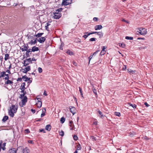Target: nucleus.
Returning a JSON list of instances; mask_svg holds the SVG:
<instances>
[{
    "instance_id": "obj_1",
    "label": "nucleus",
    "mask_w": 153,
    "mask_h": 153,
    "mask_svg": "<svg viewBox=\"0 0 153 153\" xmlns=\"http://www.w3.org/2000/svg\"><path fill=\"white\" fill-rule=\"evenodd\" d=\"M18 107V105H12L9 107V109L8 114L11 117H13L14 116V113H15L17 110Z\"/></svg>"
},
{
    "instance_id": "obj_2",
    "label": "nucleus",
    "mask_w": 153,
    "mask_h": 153,
    "mask_svg": "<svg viewBox=\"0 0 153 153\" xmlns=\"http://www.w3.org/2000/svg\"><path fill=\"white\" fill-rule=\"evenodd\" d=\"M25 94H22L21 97L22 99V102L20 103V105L21 107H23L25 105L27 101V98L26 96H25Z\"/></svg>"
},
{
    "instance_id": "obj_3",
    "label": "nucleus",
    "mask_w": 153,
    "mask_h": 153,
    "mask_svg": "<svg viewBox=\"0 0 153 153\" xmlns=\"http://www.w3.org/2000/svg\"><path fill=\"white\" fill-rule=\"evenodd\" d=\"M60 10H56V12L53 13L54 15L53 16V17L55 19H59L61 17V14L59 12Z\"/></svg>"
},
{
    "instance_id": "obj_4",
    "label": "nucleus",
    "mask_w": 153,
    "mask_h": 153,
    "mask_svg": "<svg viewBox=\"0 0 153 153\" xmlns=\"http://www.w3.org/2000/svg\"><path fill=\"white\" fill-rule=\"evenodd\" d=\"M140 34L142 35H145L146 34V29L145 28H140L138 29V31Z\"/></svg>"
},
{
    "instance_id": "obj_5",
    "label": "nucleus",
    "mask_w": 153,
    "mask_h": 153,
    "mask_svg": "<svg viewBox=\"0 0 153 153\" xmlns=\"http://www.w3.org/2000/svg\"><path fill=\"white\" fill-rule=\"evenodd\" d=\"M72 0H63L62 5H67L71 3Z\"/></svg>"
},
{
    "instance_id": "obj_6",
    "label": "nucleus",
    "mask_w": 153,
    "mask_h": 153,
    "mask_svg": "<svg viewBox=\"0 0 153 153\" xmlns=\"http://www.w3.org/2000/svg\"><path fill=\"white\" fill-rule=\"evenodd\" d=\"M30 69V66H27L25 68H22V71L24 73H26L27 71H29Z\"/></svg>"
},
{
    "instance_id": "obj_7",
    "label": "nucleus",
    "mask_w": 153,
    "mask_h": 153,
    "mask_svg": "<svg viewBox=\"0 0 153 153\" xmlns=\"http://www.w3.org/2000/svg\"><path fill=\"white\" fill-rule=\"evenodd\" d=\"M69 108L70 112L73 114V115L75 114L76 108L75 107L71 106L69 107Z\"/></svg>"
},
{
    "instance_id": "obj_8",
    "label": "nucleus",
    "mask_w": 153,
    "mask_h": 153,
    "mask_svg": "<svg viewBox=\"0 0 153 153\" xmlns=\"http://www.w3.org/2000/svg\"><path fill=\"white\" fill-rule=\"evenodd\" d=\"M17 153H24L23 148L22 146L18 147L16 150Z\"/></svg>"
},
{
    "instance_id": "obj_9",
    "label": "nucleus",
    "mask_w": 153,
    "mask_h": 153,
    "mask_svg": "<svg viewBox=\"0 0 153 153\" xmlns=\"http://www.w3.org/2000/svg\"><path fill=\"white\" fill-rule=\"evenodd\" d=\"M22 79L25 81H29V83H30L32 82V81L30 80V78H28L26 76H23L22 77Z\"/></svg>"
},
{
    "instance_id": "obj_10",
    "label": "nucleus",
    "mask_w": 153,
    "mask_h": 153,
    "mask_svg": "<svg viewBox=\"0 0 153 153\" xmlns=\"http://www.w3.org/2000/svg\"><path fill=\"white\" fill-rule=\"evenodd\" d=\"M45 37H42L41 38H39L38 40L40 43H42L45 41Z\"/></svg>"
},
{
    "instance_id": "obj_11",
    "label": "nucleus",
    "mask_w": 153,
    "mask_h": 153,
    "mask_svg": "<svg viewBox=\"0 0 153 153\" xmlns=\"http://www.w3.org/2000/svg\"><path fill=\"white\" fill-rule=\"evenodd\" d=\"M26 51V55L27 56H29V54H31V52H33L32 49H28Z\"/></svg>"
},
{
    "instance_id": "obj_12",
    "label": "nucleus",
    "mask_w": 153,
    "mask_h": 153,
    "mask_svg": "<svg viewBox=\"0 0 153 153\" xmlns=\"http://www.w3.org/2000/svg\"><path fill=\"white\" fill-rule=\"evenodd\" d=\"M102 27L101 25H99L95 26L94 28L96 30H100L102 28Z\"/></svg>"
},
{
    "instance_id": "obj_13",
    "label": "nucleus",
    "mask_w": 153,
    "mask_h": 153,
    "mask_svg": "<svg viewBox=\"0 0 153 153\" xmlns=\"http://www.w3.org/2000/svg\"><path fill=\"white\" fill-rule=\"evenodd\" d=\"M36 105L38 107H41L42 105V102L38 100L36 104Z\"/></svg>"
},
{
    "instance_id": "obj_14",
    "label": "nucleus",
    "mask_w": 153,
    "mask_h": 153,
    "mask_svg": "<svg viewBox=\"0 0 153 153\" xmlns=\"http://www.w3.org/2000/svg\"><path fill=\"white\" fill-rule=\"evenodd\" d=\"M9 152L10 153H16V150L14 148H12L9 150Z\"/></svg>"
},
{
    "instance_id": "obj_15",
    "label": "nucleus",
    "mask_w": 153,
    "mask_h": 153,
    "mask_svg": "<svg viewBox=\"0 0 153 153\" xmlns=\"http://www.w3.org/2000/svg\"><path fill=\"white\" fill-rule=\"evenodd\" d=\"M85 33L86 34H85L83 36V37L85 38V39H86L88 36L91 34V33H88V32H86Z\"/></svg>"
},
{
    "instance_id": "obj_16",
    "label": "nucleus",
    "mask_w": 153,
    "mask_h": 153,
    "mask_svg": "<svg viewBox=\"0 0 153 153\" xmlns=\"http://www.w3.org/2000/svg\"><path fill=\"white\" fill-rule=\"evenodd\" d=\"M36 42V39H35L34 40H31L30 42H29V44L31 45H34Z\"/></svg>"
},
{
    "instance_id": "obj_17",
    "label": "nucleus",
    "mask_w": 153,
    "mask_h": 153,
    "mask_svg": "<svg viewBox=\"0 0 153 153\" xmlns=\"http://www.w3.org/2000/svg\"><path fill=\"white\" fill-rule=\"evenodd\" d=\"M24 153H28L30 152L29 149L26 147L25 149L23 148Z\"/></svg>"
},
{
    "instance_id": "obj_18",
    "label": "nucleus",
    "mask_w": 153,
    "mask_h": 153,
    "mask_svg": "<svg viewBox=\"0 0 153 153\" xmlns=\"http://www.w3.org/2000/svg\"><path fill=\"white\" fill-rule=\"evenodd\" d=\"M32 50L33 52H35L38 51L39 50V48L38 47L34 46L32 48Z\"/></svg>"
},
{
    "instance_id": "obj_19",
    "label": "nucleus",
    "mask_w": 153,
    "mask_h": 153,
    "mask_svg": "<svg viewBox=\"0 0 153 153\" xmlns=\"http://www.w3.org/2000/svg\"><path fill=\"white\" fill-rule=\"evenodd\" d=\"M51 128V126L50 125H47L45 127V129L48 131H50Z\"/></svg>"
},
{
    "instance_id": "obj_20",
    "label": "nucleus",
    "mask_w": 153,
    "mask_h": 153,
    "mask_svg": "<svg viewBox=\"0 0 153 153\" xmlns=\"http://www.w3.org/2000/svg\"><path fill=\"white\" fill-rule=\"evenodd\" d=\"M5 72H1L0 74V78H1L2 77H4L5 76Z\"/></svg>"
},
{
    "instance_id": "obj_21",
    "label": "nucleus",
    "mask_w": 153,
    "mask_h": 153,
    "mask_svg": "<svg viewBox=\"0 0 153 153\" xmlns=\"http://www.w3.org/2000/svg\"><path fill=\"white\" fill-rule=\"evenodd\" d=\"M46 111V109L45 108H44V110H42V113L41 114V117H42L44 116L45 115V112Z\"/></svg>"
},
{
    "instance_id": "obj_22",
    "label": "nucleus",
    "mask_w": 153,
    "mask_h": 153,
    "mask_svg": "<svg viewBox=\"0 0 153 153\" xmlns=\"http://www.w3.org/2000/svg\"><path fill=\"white\" fill-rule=\"evenodd\" d=\"M8 118V117L7 116H5L3 118L2 120V121L3 122H5L7 120Z\"/></svg>"
},
{
    "instance_id": "obj_23",
    "label": "nucleus",
    "mask_w": 153,
    "mask_h": 153,
    "mask_svg": "<svg viewBox=\"0 0 153 153\" xmlns=\"http://www.w3.org/2000/svg\"><path fill=\"white\" fill-rule=\"evenodd\" d=\"M6 143H4L1 146V148L3 150H4L5 149V146H6Z\"/></svg>"
},
{
    "instance_id": "obj_24",
    "label": "nucleus",
    "mask_w": 153,
    "mask_h": 153,
    "mask_svg": "<svg viewBox=\"0 0 153 153\" xmlns=\"http://www.w3.org/2000/svg\"><path fill=\"white\" fill-rule=\"evenodd\" d=\"M25 88V86H24V85H22L21 86V90H22V91L21 92H23V94H25L26 93V92H25V93H24V88Z\"/></svg>"
},
{
    "instance_id": "obj_25",
    "label": "nucleus",
    "mask_w": 153,
    "mask_h": 153,
    "mask_svg": "<svg viewBox=\"0 0 153 153\" xmlns=\"http://www.w3.org/2000/svg\"><path fill=\"white\" fill-rule=\"evenodd\" d=\"M43 34V33H38L35 35V36L36 37H39L41 36Z\"/></svg>"
},
{
    "instance_id": "obj_26",
    "label": "nucleus",
    "mask_w": 153,
    "mask_h": 153,
    "mask_svg": "<svg viewBox=\"0 0 153 153\" xmlns=\"http://www.w3.org/2000/svg\"><path fill=\"white\" fill-rule=\"evenodd\" d=\"M66 53L68 54H69V55H73V53H72V52H71L70 50H68L67 51V52H66Z\"/></svg>"
},
{
    "instance_id": "obj_27",
    "label": "nucleus",
    "mask_w": 153,
    "mask_h": 153,
    "mask_svg": "<svg viewBox=\"0 0 153 153\" xmlns=\"http://www.w3.org/2000/svg\"><path fill=\"white\" fill-rule=\"evenodd\" d=\"M65 120V119L64 117H62L60 119V121L62 123H63Z\"/></svg>"
},
{
    "instance_id": "obj_28",
    "label": "nucleus",
    "mask_w": 153,
    "mask_h": 153,
    "mask_svg": "<svg viewBox=\"0 0 153 153\" xmlns=\"http://www.w3.org/2000/svg\"><path fill=\"white\" fill-rule=\"evenodd\" d=\"M97 34L100 36V37H102L103 36V34L101 32H98Z\"/></svg>"
},
{
    "instance_id": "obj_29",
    "label": "nucleus",
    "mask_w": 153,
    "mask_h": 153,
    "mask_svg": "<svg viewBox=\"0 0 153 153\" xmlns=\"http://www.w3.org/2000/svg\"><path fill=\"white\" fill-rule=\"evenodd\" d=\"M9 57V55L8 54H5V57L4 58V59L5 61H6L7 59H8V58Z\"/></svg>"
},
{
    "instance_id": "obj_30",
    "label": "nucleus",
    "mask_w": 153,
    "mask_h": 153,
    "mask_svg": "<svg viewBox=\"0 0 153 153\" xmlns=\"http://www.w3.org/2000/svg\"><path fill=\"white\" fill-rule=\"evenodd\" d=\"M119 45L120 46L122 47V48H124L125 46V45L123 43H119Z\"/></svg>"
},
{
    "instance_id": "obj_31",
    "label": "nucleus",
    "mask_w": 153,
    "mask_h": 153,
    "mask_svg": "<svg viewBox=\"0 0 153 153\" xmlns=\"http://www.w3.org/2000/svg\"><path fill=\"white\" fill-rule=\"evenodd\" d=\"M6 83L7 84H12L13 83V82L11 81L10 80H8L6 82Z\"/></svg>"
},
{
    "instance_id": "obj_32",
    "label": "nucleus",
    "mask_w": 153,
    "mask_h": 153,
    "mask_svg": "<svg viewBox=\"0 0 153 153\" xmlns=\"http://www.w3.org/2000/svg\"><path fill=\"white\" fill-rule=\"evenodd\" d=\"M130 106H132L134 108H136V105L134 104H129Z\"/></svg>"
},
{
    "instance_id": "obj_33",
    "label": "nucleus",
    "mask_w": 153,
    "mask_h": 153,
    "mask_svg": "<svg viewBox=\"0 0 153 153\" xmlns=\"http://www.w3.org/2000/svg\"><path fill=\"white\" fill-rule=\"evenodd\" d=\"M64 134V132L62 130H61L60 131H59V134L61 136H63Z\"/></svg>"
},
{
    "instance_id": "obj_34",
    "label": "nucleus",
    "mask_w": 153,
    "mask_h": 153,
    "mask_svg": "<svg viewBox=\"0 0 153 153\" xmlns=\"http://www.w3.org/2000/svg\"><path fill=\"white\" fill-rule=\"evenodd\" d=\"M81 148V146L80 144H79L77 146V150H80Z\"/></svg>"
},
{
    "instance_id": "obj_35",
    "label": "nucleus",
    "mask_w": 153,
    "mask_h": 153,
    "mask_svg": "<svg viewBox=\"0 0 153 153\" xmlns=\"http://www.w3.org/2000/svg\"><path fill=\"white\" fill-rule=\"evenodd\" d=\"M115 115L116 116L120 117V112H115L114 113Z\"/></svg>"
},
{
    "instance_id": "obj_36",
    "label": "nucleus",
    "mask_w": 153,
    "mask_h": 153,
    "mask_svg": "<svg viewBox=\"0 0 153 153\" xmlns=\"http://www.w3.org/2000/svg\"><path fill=\"white\" fill-rule=\"evenodd\" d=\"M126 39H127L128 40H132L133 39V38L132 37L129 36H126Z\"/></svg>"
},
{
    "instance_id": "obj_37",
    "label": "nucleus",
    "mask_w": 153,
    "mask_h": 153,
    "mask_svg": "<svg viewBox=\"0 0 153 153\" xmlns=\"http://www.w3.org/2000/svg\"><path fill=\"white\" fill-rule=\"evenodd\" d=\"M106 52V51H102L100 52V55L102 56L104 55L105 53Z\"/></svg>"
},
{
    "instance_id": "obj_38",
    "label": "nucleus",
    "mask_w": 153,
    "mask_h": 153,
    "mask_svg": "<svg viewBox=\"0 0 153 153\" xmlns=\"http://www.w3.org/2000/svg\"><path fill=\"white\" fill-rule=\"evenodd\" d=\"M38 70L39 73H41L42 71V70L41 68L39 67L38 68Z\"/></svg>"
},
{
    "instance_id": "obj_39",
    "label": "nucleus",
    "mask_w": 153,
    "mask_h": 153,
    "mask_svg": "<svg viewBox=\"0 0 153 153\" xmlns=\"http://www.w3.org/2000/svg\"><path fill=\"white\" fill-rule=\"evenodd\" d=\"M24 50H22V51H27L28 50V46L27 45H25L24 47Z\"/></svg>"
},
{
    "instance_id": "obj_40",
    "label": "nucleus",
    "mask_w": 153,
    "mask_h": 153,
    "mask_svg": "<svg viewBox=\"0 0 153 153\" xmlns=\"http://www.w3.org/2000/svg\"><path fill=\"white\" fill-rule=\"evenodd\" d=\"M98 112L99 114L101 115V118H102L103 116V115L102 114V113L101 111H98Z\"/></svg>"
},
{
    "instance_id": "obj_41",
    "label": "nucleus",
    "mask_w": 153,
    "mask_h": 153,
    "mask_svg": "<svg viewBox=\"0 0 153 153\" xmlns=\"http://www.w3.org/2000/svg\"><path fill=\"white\" fill-rule=\"evenodd\" d=\"M73 138L74 140H76L78 139V137L76 135H74Z\"/></svg>"
},
{
    "instance_id": "obj_42",
    "label": "nucleus",
    "mask_w": 153,
    "mask_h": 153,
    "mask_svg": "<svg viewBox=\"0 0 153 153\" xmlns=\"http://www.w3.org/2000/svg\"><path fill=\"white\" fill-rule=\"evenodd\" d=\"M5 76H5V78H4V79H7L8 80V79H9V76H8V74H5Z\"/></svg>"
},
{
    "instance_id": "obj_43",
    "label": "nucleus",
    "mask_w": 153,
    "mask_h": 153,
    "mask_svg": "<svg viewBox=\"0 0 153 153\" xmlns=\"http://www.w3.org/2000/svg\"><path fill=\"white\" fill-rule=\"evenodd\" d=\"M27 62L25 60L24 61V65L25 67H26V66L28 65L27 63H26Z\"/></svg>"
},
{
    "instance_id": "obj_44",
    "label": "nucleus",
    "mask_w": 153,
    "mask_h": 153,
    "mask_svg": "<svg viewBox=\"0 0 153 153\" xmlns=\"http://www.w3.org/2000/svg\"><path fill=\"white\" fill-rule=\"evenodd\" d=\"M90 41H95V39L94 38H91L89 40Z\"/></svg>"
},
{
    "instance_id": "obj_45",
    "label": "nucleus",
    "mask_w": 153,
    "mask_h": 153,
    "mask_svg": "<svg viewBox=\"0 0 153 153\" xmlns=\"http://www.w3.org/2000/svg\"><path fill=\"white\" fill-rule=\"evenodd\" d=\"M25 60L27 62H31L32 61V59H31V58H29L28 59H26Z\"/></svg>"
},
{
    "instance_id": "obj_46",
    "label": "nucleus",
    "mask_w": 153,
    "mask_h": 153,
    "mask_svg": "<svg viewBox=\"0 0 153 153\" xmlns=\"http://www.w3.org/2000/svg\"><path fill=\"white\" fill-rule=\"evenodd\" d=\"M93 91L94 93L95 94V95H97V93L96 90L94 88V89H93Z\"/></svg>"
},
{
    "instance_id": "obj_47",
    "label": "nucleus",
    "mask_w": 153,
    "mask_h": 153,
    "mask_svg": "<svg viewBox=\"0 0 153 153\" xmlns=\"http://www.w3.org/2000/svg\"><path fill=\"white\" fill-rule=\"evenodd\" d=\"M25 133H29L30 132V131L29 130V129H26L25 130Z\"/></svg>"
},
{
    "instance_id": "obj_48",
    "label": "nucleus",
    "mask_w": 153,
    "mask_h": 153,
    "mask_svg": "<svg viewBox=\"0 0 153 153\" xmlns=\"http://www.w3.org/2000/svg\"><path fill=\"white\" fill-rule=\"evenodd\" d=\"M28 142L29 143H31L32 144H33L34 143L33 142V140H28Z\"/></svg>"
},
{
    "instance_id": "obj_49",
    "label": "nucleus",
    "mask_w": 153,
    "mask_h": 153,
    "mask_svg": "<svg viewBox=\"0 0 153 153\" xmlns=\"http://www.w3.org/2000/svg\"><path fill=\"white\" fill-rule=\"evenodd\" d=\"M146 48V47L145 46V47H141L140 48V50H142L143 49Z\"/></svg>"
},
{
    "instance_id": "obj_50",
    "label": "nucleus",
    "mask_w": 153,
    "mask_h": 153,
    "mask_svg": "<svg viewBox=\"0 0 153 153\" xmlns=\"http://www.w3.org/2000/svg\"><path fill=\"white\" fill-rule=\"evenodd\" d=\"M93 56V55H92V56H89V63L90 62L91 60V59L92 58Z\"/></svg>"
},
{
    "instance_id": "obj_51",
    "label": "nucleus",
    "mask_w": 153,
    "mask_h": 153,
    "mask_svg": "<svg viewBox=\"0 0 153 153\" xmlns=\"http://www.w3.org/2000/svg\"><path fill=\"white\" fill-rule=\"evenodd\" d=\"M99 52V51H97L95 52L93 54V55H95L97 53H98Z\"/></svg>"
},
{
    "instance_id": "obj_52",
    "label": "nucleus",
    "mask_w": 153,
    "mask_h": 153,
    "mask_svg": "<svg viewBox=\"0 0 153 153\" xmlns=\"http://www.w3.org/2000/svg\"><path fill=\"white\" fill-rule=\"evenodd\" d=\"M40 131L41 132H45V130L44 129H40Z\"/></svg>"
},
{
    "instance_id": "obj_53",
    "label": "nucleus",
    "mask_w": 153,
    "mask_h": 153,
    "mask_svg": "<svg viewBox=\"0 0 153 153\" xmlns=\"http://www.w3.org/2000/svg\"><path fill=\"white\" fill-rule=\"evenodd\" d=\"M63 47V45H62V44L61 43V45L59 48L60 49L62 50V47Z\"/></svg>"
},
{
    "instance_id": "obj_54",
    "label": "nucleus",
    "mask_w": 153,
    "mask_h": 153,
    "mask_svg": "<svg viewBox=\"0 0 153 153\" xmlns=\"http://www.w3.org/2000/svg\"><path fill=\"white\" fill-rule=\"evenodd\" d=\"M102 51H105V49H106V48H105V46H102Z\"/></svg>"
},
{
    "instance_id": "obj_55",
    "label": "nucleus",
    "mask_w": 153,
    "mask_h": 153,
    "mask_svg": "<svg viewBox=\"0 0 153 153\" xmlns=\"http://www.w3.org/2000/svg\"><path fill=\"white\" fill-rule=\"evenodd\" d=\"M50 23L51 22H47L46 23V25H47V26H49V25H50Z\"/></svg>"
},
{
    "instance_id": "obj_56",
    "label": "nucleus",
    "mask_w": 153,
    "mask_h": 153,
    "mask_svg": "<svg viewBox=\"0 0 153 153\" xmlns=\"http://www.w3.org/2000/svg\"><path fill=\"white\" fill-rule=\"evenodd\" d=\"M144 105L146 106V107H149V105L146 102H145L144 103Z\"/></svg>"
},
{
    "instance_id": "obj_57",
    "label": "nucleus",
    "mask_w": 153,
    "mask_h": 153,
    "mask_svg": "<svg viewBox=\"0 0 153 153\" xmlns=\"http://www.w3.org/2000/svg\"><path fill=\"white\" fill-rule=\"evenodd\" d=\"M93 20L94 21H97L98 20V18L96 17H94L93 18Z\"/></svg>"
},
{
    "instance_id": "obj_58",
    "label": "nucleus",
    "mask_w": 153,
    "mask_h": 153,
    "mask_svg": "<svg viewBox=\"0 0 153 153\" xmlns=\"http://www.w3.org/2000/svg\"><path fill=\"white\" fill-rule=\"evenodd\" d=\"M6 72L8 73L9 74H10L11 72L9 70H7L6 71Z\"/></svg>"
},
{
    "instance_id": "obj_59",
    "label": "nucleus",
    "mask_w": 153,
    "mask_h": 153,
    "mask_svg": "<svg viewBox=\"0 0 153 153\" xmlns=\"http://www.w3.org/2000/svg\"><path fill=\"white\" fill-rule=\"evenodd\" d=\"M43 94H44V95H45V96H47V93H46V91H44V92Z\"/></svg>"
},
{
    "instance_id": "obj_60",
    "label": "nucleus",
    "mask_w": 153,
    "mask_h": 153,
    "mask_svg": "<svg viewBox=\"0 0 153 153\" xmlns=\"http://www.w3.org/2000/svg\"><path fill=\"white\" fill-rule=\"evenodd\" d=\"M128 72L130 73H131L132 70L131 69H128L127 70Z\"/></svg>"
},
{
    "instance_id": "obj_61",
    "label": "nucleus",
    "mask_w": 153,
    "mask_h": 153,
    "mask_svg": "<svg viewBox=\"0 0 153 153\" xmlns=\"http://www.w3.org/2000/svg\"><path fill=\"white\" fill-rule=\"evenodd\" d=\"M31 111L33 113H34L35 112V110L31 109Z\"/></svg>"
},
{
    "instance_id": "obj_62",
    "label": "nucleus",
    "mask_w": 153,
    "mask_h": 153,
    "mask_svg": "<svg viewBox=\"0 0 153 153\" xmlns=\"http://www.w3.org/2000/svg\"><path fill=\"white\" fill-rule=\"evenodd\" d=\"M22 78H18L17 79V81H21L22 80Z\"/></svg>"
},
{
    "instance_id": "obj_63",
    "label": "nucleus",
    "mask_w": 153,
    "mask_h": 153,
    "mask_svg": "<svg viewBox=\"0 0 153 153\" xmlns=\"http://www.w3.org/2000/svg\"><path fill=\"white\" fill-rule=\"evenodd\" d=\"M36 59H35L34 58H33L32 59V61H36Z\"/></svg>"
},
{
    "instance_id": "obj_64",
    "label": "nucleus",
    "mask_w": 153,
    "mask_h": 153,
    "mask_svg": "<svg viewBox=\"0 0 153 153\" xmlns=\"http://www.w3.org/2000/svg\"><path fill=\"white\" fill-rule=\"evenodd\" d=\"M124 67L122 69L123 70H124L126 69V67L125 65H124Z\"/></svg>"
}]
</instances>
